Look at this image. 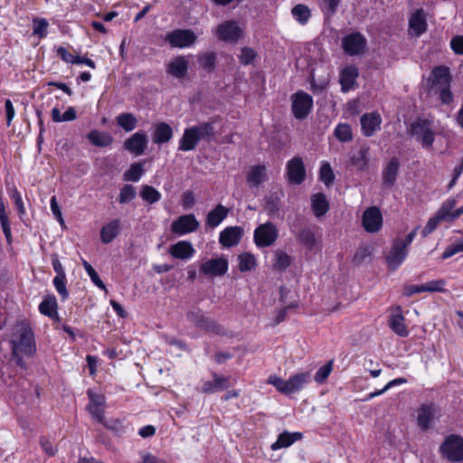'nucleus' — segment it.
I'll use <instances>...</instances> for the list:
<instances>
[{
	"label": "nucleus",
	"instance_id": "nucleus-21",
	"mask_svg": "<svg viewBox=\"0 0 463 463\" xmlns=\"http://www.w3.org/2000/svg\"><path fill=\"white\" fill-rule=\"evenodd\" d=\"M242 234L243 230L239 226L227 227L220 232L219 241L222 246L231 248L239 244Z\"/></svg>",
	"mask_w": 463,
	"mask_h": 463
},
{
	"label": "nucleus",
	"instance_id": "nucleus-37",
	"mask_svg": "<svg viewBox=\"0 0 463 463\" xmlns=\"http://www.w3.org/2000/svg\"><path fill=\"white\" fill-rule=\"evenodd\" d=\"M195 130L199 140L210 141L215 136L214 121L202 122L192 127Z\"/></svg>",
	"mask_w": 463,
	"mask_h": 463
},
{
	"label": "nucleus",
	"instance_id": "nucleus-43",
	"mask_svg": "<svg viewBox=\"0 0 463 463\" xmlns=\"http://www.w3.org/2000/svg\"><path fill=\"white\" fill-rule=\"evenodd\" d=\"M291 264V257L285 251L278 250L274 252L273 267L278 270H285Z\"/></svg>",
	"mask_w": 463,
	"mask_h": 463
},
{
	"label": "nucleus",
	"instance_id": "nucleus-35",
	"mask_svg": "<svg viewBox=\"0 0 463 463\" xmlns=\"http://www.w3.org/2000/svg\"><path fill=\"white\" fill-rule=\"evenodd\" d=\"M58 305L54 296H47L39 305V311L41 314L47 316L51 318H55L58 316Z\"/></svg>",
	"mask_w": 463,
	"mask_h": 463
},
{
	"label": "nucleus",
	"instance_id": "nucleus-42",
	"mask_svg": "<svg viewBox=\"0 0 463 463\" xmlns=\"http://www.w3.org/2000/svg\"><path fill=\"white\" fill-rule=\"evenodd\" d=\"M117 123L126 132H130L137 128V119L132 113H121L117 117Z\"/></svg>",
	"mask_w": 463,
	"mask_h": 463
},
{
	"label": "nucleus",
	"instance_id": "nucleus-17",
	"mask_svg": "<svg viewBox=\"0 0 463 463\" xmlns=\"http://www.w3.org/2000/svg\"><path fill=\"white\" fill-rule=\"evenodd\" d=\"M298 241L309 250L321 249V235L312 227H303L298 233Z\"/></svg>",
	"mask_w": 463,
	"mask_h": 463
},
{
	"label": "nucleus",
	"instance_id": "nucleus-41",
	"mask_svg": "<svg viewBox=\"0 0 463 463\" xmlns=\"http://www.w3.org/2000/svg\"><path fill=\"white\" fill-rule=\"evenodd\" d=\"M265 210L270 216L278 214L280 210V194L274 192L265 197Z\"/></svg>",
	"mask_w": 463,
	"mask_h": 463
},
{
	"label": "nucleus",
	"instance_id": "nucleus-55",
	"mask_svg": "<svg viewBox=\"0 0 463 463\" xmlns=\"http://www.w3.org/2000/svg\"><path fill=\"white\" fill-rule=\"evenodd\" d=\"M424 292H445L446 281L444 279H436L422 284Z\"/></svg>",
	"mask_w": 463,
	"mask_h": 463
},
{
	"label": "nucleus",
	"instance_id": "nucleus-36",
	"mask_svg": "<svg viewBox=\"0 0 463 463\" xmlns=\"http://www.w3.org/2000/svg\"><path fill=\"white\" fill-rule=\"evenodd\" d=\"M457 205V200L455 198H448L445 200L436 214L440 218L443 222H453V212L454 208Z\"/></svg>",
	"mask_w": 463,
	"mask_h": 463
},
{
	"label": "nucleus",
	"instance_id": "nucleus-15",
	"mask_svg": "<svg viewBox=\"0 0 463 463\" xmlns=\"http://www.w3.org/2000/svg\"><path fill=\"white\" fill-rule=\"evenodd\" d=\"M148 138L144 131H137L125 140L124 148L135 156H141L147 147Z\"/></svg>",
	"mask_w": 463,
	"mask_h": 463
},
{
	"label": "nucleus",
	"instance_id": "nucleus-11",
	"mask_svg": "<svg viewBox=\"0 0 463 463\" xmlns=\"http://www.w3.org/2000/svg\"><path fill=\"white\" fill-rule=\"evenodd\" d=\"M367 45L365 37L360 33H352L342 39V47L349 56H356L364 53Z\"/></svg>",
	"mask_w": 463,
	"mask_h": 463
},
{
	"label": "nucleus",
	"instance_id": "nucleus-40",
	"mask_svg": "<svg viewBox=\"0 0 463 463\" xmlns=\"http://www.w3.org/2000/svg\"><path fill=\"white\" fill-rule=\"evenodd\" d=\"M0 223L7 242H12V232L8 214L5 211V202L0 192Z\"/></svg>",
	"mask_w": 463,
	"mask_h": 463
},
{
	"label": "nucleus",
	"instance_id": "nucleus-5",
	"mask_svg": "<svg viewBox=\"0 0 463 463\" xmlns=\"http://www.w3.org/2000/svg\"><path fill=\"white\" fill-rule=\"evenodd\" d=\"M279 238V230L271 222L260 224L253 233V241L258 248H267L273 245Z\"/></svg>",
	"mask_w": 463,
	"mask_h": 463
},
{
	"label": "nucleus",
	"instance_id": "nucleus-7",
	"mask_svg": "<svg viewBox=\"0 0 463 463\" xmlns=\"http://www.w3.org/2000/svg\"><path fill=\"white\" fill-rule=\"evenodd\" d=\"M313 108V98L303 90L297 91L291 96L293 116L299 120L306 118Z\"/></svg>",
	"mask_w": 463,
	"mask_h": 463
},
{
	"label": "nucleus",
	"instance_id": "nucleus-29",
	"mask_svg": "<svg viewBox=\"0 0 463 463\" xmlns=\"http://www.w3.org/2000/svg\"><path fill=\"white\" fill-rule=\"evenodd\" d=\"M302 438V433L294 432L290 433L288 431H284L279 435L278 439L271 444L270 449L272 450H279L281 449L288 448L297 440H299Z\"/></svg>",
	"mask_w": 463,
	"mask_h": 463
},
{
	"label": "nucleus",
	"instance_id": "nucleus-27",
	"mask_svg": "<svg viewBox=\"0 0 463 463\" xmlns=\"http://www.w3.org/2000/svg\"><path fill=\"white\" fill-rule=\"evenodd\" d=\"M173 137V129L165 122L158 123L155 126L152 139L155 144L161 145L167 143Z\"/></svg>",
	"mask_w": 463,
	"mask_h": 463
},
{
	"label": "nucleus",
	"instance_id": "nucleus-25",
	"mask_svg": "<svg viewBox=\"0 0 463 463\" xmlns=\"http://www.w3.org/2000/svg\"><path fill=\"white\" fill-rule=\"evenodd\" d=\"M229 208L222 204L216 205L206 216V226L214 229L219 226L229 214Z\"/></svg>",
	"mask_w": 463,
	"mask_h": 463
},
{
	"label": "nucleus",
	"instance_id": "nucleus-52",
	"mask_svg": "<svg viewBox=\"0 0 463 463\" xmlns=\"http://www.w3.org/2000/svg\"><path fill=\"white\" fill-rule=\"evenodd\" d=\"M137 194L136 188L131 184H125L119 193L118 202L120 203H128L131 202Z\"/></svg>",
	"mask_w": 463,
	"mask_h": 463
},
{
	"label": "nucleus",
	"instance_id": "nucleus-31",
	"mask_svg": "<svg viewBox=\"0 0 463 463\" xmlns=\"http://www.w3.org/2000/svg\"><path fill=\"white\" fill-rule=\"evenodd\" d=\"M410 29L420 35L427 30V22L422 9L415 11L409 21Z\"/></svg>",
	"mask_w": 463,
	"mask_h": 463
},
{
	"label": "nucleus",
	"instance_id": "nucleus-50",
	"mask_svg": "<svg viewBox=\"0 0 463 463\" xmlns=\"http://www.w3.org/2000/svg\"><path fill=\"white\" fill-rule=\"evenodd\" d=\"M291 14L302 24H306L310 17V10L304 5H298L293 7Z\"/></svg>",
	"mask_w": 463,
	"mask_h": 463
},
{
	"label": "nucleus",
	"instance_id": "nucleus-47",
	"mask_svg": "<svg viewBox=\"0 0 463 463\" xmlns=\"http://www.w3.org/2000/svg\"><path fill=\"white\" fill-rule=\"evenodd\" d=\"M335 137L341 142H349L353 139V133L349 124L340 123L334 130Z\"/></svg>",
	"mask_w": 463,
	"mask_h": 463
},
{
	"label": "nucleus",
	"instance_id": "nucleus-33",
	"mask_svg": "<svg viewBox=\"0 0 463 463\" xmlns=\"http://www.w3.org/2000/svg\"><path fill=\"white\" fill-rule=\"evenodd\" d=\"M267 179V171L265 165H258L252 166L248 175L247 182L250 186H259Z\"/></svg>",
	"mask_w": 463,
	"mask_h": 463
},
{
	"label": "nucleus",
	"instance_id": "nucleus-34",
	"mask_svg": "<svg viewBox=\"0 0 463 463\" xmlns=\"http://www.w3.org/2000/svg\"><path fill=\"white\" fill-rule=\"evenodd\" d=\"M399 170V161L396 158H392L385 166L383 173V184L386 187H391L394 184Z\"/></svg>",
	"mask_w": 463,
	"mask_h": 463
},
{
	"label": "nucleus",
	"instance_id": "nucleus-1",
	"mask_svg": "<svg viewBox=\"0 0 463 463\" xmlns=\"http://www.w3.org/2000/svg\"><path fill=\"white\" fill-rule=\"evenodd\" d=\"M12 344L14 352H20L26 355H32L36 352L34 334L27 322L21 321L15 325Z\"/></svg>",
	"mask_w": 463,
	"mask_h": 463
},
{
	"label": "nucleus",
	"instance_id": "nucleus-24",
	"mask_svg": "<svg viewBox=\"0 0 463 463\" xmlns=\"http://www.w3.org/2000/svg\"><path fill=\"white\" fill-rule=\"evenodd\" d=\"M213 381H207L203 383L202 392L214 393L230 387V378L213 373Z\"/></svg>",
	"mask_w": 463,
	"mask_h": 463
},
{
	"label": "nucleus",
	"instance_id": "nucleus-51",
	"mask_svg": "<svg viewBox=\"0 0 463 463\" xmlns=\"http://www.w3.org/2000/svg\"><path fill=\"white\" fill-rule=\"evenodd\" d=\"M82 265L93 284H95L98 288L106 290L105 284L100 279L99 276L98 275L97 271L93 269V267L85 260H82Z\"/></svg>",
	"mask_w": 463,
	"mask_h": 463
},
{
	"label": "nucleus",
	"instance_id": "nucleus-4",
	"mask_svg": "<svg viewBox=\"0 0 463 463\" xmlns=\"http://www.w3.org/2000/svg\"><path fill=\"white\" fill-rule=\"evenodd\" d=\"M410 132L422 147L426 149L432 147L436 132L433 120L419 118L411 124Z\"/></svg>",
	"mask_w": 463,
	"mask_h": 463
},
{
	"label": "nucleus",
	"instance_id": "nucleus-2",
	"mask_svg": "<svg viewBox=\"0 0 463 463\" xmlns=\"http://www.w3.org/2000/svg\"><path fill=\"white\" fill-rule=\"evenodd\" d=\"M310 378L309 372L296 373L288 380H284L277 375H270L268 383L276 387L281 393L290 395L302 390L305 384L310 381Z\"/></svg>",
	"mask_w": 463,
	"mask_h": 463
},
{
	"label": "nucleus",
	"instance_id": "nucleus-16",
	"mask_svg": "<svg viewBox=\"0 0 463 463\" xmlns=\"http://www.w3.org/2000/svg\"><path fill=\"white\" fill-rule=\"evenodd\" d=\"M362 223L366 232H378L383 225V216L379 208L373 206L366 209L363 214Z\"/></svg>",
	"mask_w": 463,
	"mask_h": 463
},
{
	"label": "nucleus",
	"instance_id": "nucleus-48",
	"mask_svg": "<svg viewBox=\"0 0 463 463\" xmlns=\"http://www.w3.org/2000/svg\"><path fill=\"white\" fill-rule=\"evenodd\" d=\"M198 62L207 71H213L216 65V54L213 52H207L198 56Z\"/></svg>",
	"mask_w": 463,
	"mask_h": 463
},
{
	"label": "nucleus",
	"instance_id": "nucleus-38",
	"mask_svg": "<svg viewBox=\"0 0 463 463\" xmlns=\"http://www.w3.org/2000/svg\"><path fill=\"white\" fill-rule=\"evenodd\" d=\"M87 137L92 145L99 147L108 146L113 141L112 137L109 133L101 132L96 129L91 130L87 135Z\"/></svg>",
	"mask_w": 463,
	"mask_h": 463
},
{
	"label": "nucleus",
	"instance_id": "nucleus-10",
	"mask_svg": "<svg viewBox=\"0 0 463 463\" xmlns=\"http://www.w3.org/2000/svg\"><path fill=\"white\" fill-rule=\"evenodd\" d=\"M197 40L196 34L190 29H175L165 36V41L176 48H187Z\"/></svg>",
	"mask_w": 463,
	"mask_h": 463
},
{
	"label": "nucleus",
	"instance_id": "nucleus-61",
	"mask_svg": "<svg viewBox=\"0 0 463 463\" xmlns=\"http://www.w3.org/2000/svg\"><path fill=\"white\" fill-rule=\"evenodd\" d=\"M256 57V52L253 49L244 47L241 50V54L239 55L240 62L243 65H249L253 62Z\"/></svg>",
	"mask_w": 463,
	"mask_h": 463
},
{
	"label": "nucleus",
	"instance_id": "nucleus-45",
	"mask_svg": "<svg viewBox=\"0 0 463 463\" xmlns=\"http://www.w3.org/2000/svg\"><path fill=\"white\" fill-rule=\"evenodd\" d=\"M140 197L148 203H155L161 199V194L153 186L145 184L140 191Z\"/></svg>",
	"mask_w": 463,
	"mask_h": 463
},
{
	"label": "nucleus",
	"instance_id": "nucleus-19",
	"mask_svg": "<svg viewBox=\"0 0 463 463\" xmlns=\"http://www.w3.org/2000/svg\"><path fill=\"white\" fill-rule=\"evenodd\" d=\"M287 175L288 182L300 184L306 178V169L300 157H293L287 163Z\"/></svg>",
	"mask_w": 463,
	"mask_h": 463
},
{
	"label": "nucleus",
	"instance_id": "nucleus-57",
	"mask_svg": "<svg viewBox=\"0 0 463 463\" xmlns=\"http://www.w3.org/2000/svg\"><path fill=\"white\" fill-rule=\"evenodd\" d=\"M66 277L60 278V277H54L53 279V286L59 295L61 296L62 300H66L69 297V292L66 288Z\"/></svg>",
	"mask_w": 463,
	"mask_h": 463
},
{
	"label": "nucleus",
	"instance_id": "nucleus-14",
	"mask_svg": "<svg viewBox=\"0 0 463 463\" xmlns=\"http://www.w3.org/2000/svg\"><path fill=\"white\" fill-rule=\"evenodd\" d=\"M199 227V222L194 214H185L178 217L171 224L172 232L184 235L195 232Z\"/></svg>",
	"mask_w": 463,
	"mask_h": 463
},
{
	"label": "nucleus",
	"instance_id": "nucleus-39",
	"mask_svg": "<svg viewBox=\"0 0 463 463\" xmlns=\"http://www.w3.org/2000/svg\"><path fill=\"white\" fill-rule=\"evenodd\" d=\"M311 205L314 214L317 217L325 215L329 208L328 202L323 194L313 195L311 198Z\"/></svg>",
	"mask_w": 463,
	"mask_h": 463
},
{
	"label": "nucleus",
	"instance_id": "nucleus-60",
	"mask_svg": "<svg viewBox=\"0 0 463 463\" xmlns=\"http://www.w3.org/2000/svg\"><path fill=\"white\" fill-rule=\"evenodd\" d=\"M48 22L45 19H34L33 20V34L38 35L40 38H43L47 34Z\"/></svg>",
	"mask_w": 463,
	"mask_h": 463
},
{
	"label": "nucleus",
	"instance_id": "nucleus-58",
	"mask_svg": "<svg viewBox=\"0 0 463 463\" xmlns=\"http://www.w3.org/2000/svg\"><path fill=\"white\" fill-rule=\"evenodd\" d=\"M10 197L14 200L19 217L22 218L25 215V207L22 196L15 187L10 192Z\"/></svg>",
	"mask_w": 463,
	"mask_h": 463
},
{
	"label": "nucleus",
	"instance_id": "nucleus-6",
	"mask_svg": "<svg viewBox=\"0 0 463 463\" xmlns=\"http://www.w3.org/2000/svg\"><path fill=\"white\" fill-rule=\"evenodd\" d=\"M88 396L90 399V402L87 406V410L96 420L102 423L109 429H116L117 425H120V421L118 420H113L112 424H109L105 421L103 411L105 400L102 395L95 393L92 391L89 390Z\"/></svg>",
	"mask_w": 463,
	"mask_h": 463
},
{
	"label": "nucleus",
	"instance_id": "nucleus-59",
	"mask_svg": "<svg viewBox=\"0 0 463 463\" xmlns=\"http://www.w3.org/2000/svg\"><path fill=\"white\" fill-rule=\"evenodd\" d=\"M463 252V241H458L457 242L449 245L442 253L441 259L447 260L457 253Z\"/></svg>",
	"mask_w": 463,
	"mask_h": 463
},
{
	"label": "nucleus",
	"instance_id": "nucleus-12",
	"mask_svg": "<svg viewBox=\"0 0 463 463\" xmlns=\"http://www.w3.org/2000/svg\"><path fill=\"white\" fill-rule=\"evenodd\" d=\"M243 29L235 21H225L215 29L216 37L223 42H237L242 35Z\"/></svg>",
	"mask_w": 463,
	"mask_h": 463
},
{
	"label": "nucleus",
	"instance_id": "nucleus-18",
	"mask_svg": "<svg viewBox=\"0 0 463 463\" xmlns=\"http://www.w3.org/2000/svg\"><path fill=\"white\" fill-rule=\"evenodd\" d=\"M388 324L390 328L399 336L406 337L409 335V330L405 324V317L402 314L401 306H396L392 309Z\"/></svg>",
	"mask_w": 463,
	"mask_h": 463
},
{
	"label": "nucleus",
	"instance_id": "nucleus-64",
	"mask_svg": "<svg viewBox=\"0 0 463 463\" xmlns=\"http://www.w3.org/2000/svg\"><path fill=\"white\" fill-rule=\"evenodd\" d=\"M139 463H167L165 459L156 457L149 452H140Z\"/></svg>",
	"mask_w": 463,
	"mask_h": 463
},
{
	"label": "nucleus",
	"instance_id": "nucleus-20",
	"mask_svg": "<svg viewBox=\"0 0 463 463\" xmlns=\"http://www.w3.org/2000/svg\"><path fill=\"white\" fill-rule=\"evenodd\" d=\"M362 133L364 137H372L381 129L382 117L378 112L364 114L360 118Z\"/></svg>",
	"mask_w": 463,
	"mask_h": 463
},
{
	"label": "nucleus",
	"instance_id": "nucleus-32",
	"mask_svg": "<svg viewBox=\"0 0 463 463\" xmlns=\"http://www.w3.org/2000/svg\"><path fill=\"white\" fill-rule=\"evenodd\" d=\"M120 222L116 219L104 225L100 231V240L103 243H110L119 233Z\"/></svg>",
	"mask_w": 463,
	"mask_h": 463
},
{
	"label": "nucleus",
	"instance_id": "nucleus-56",
	"mask_svg": "<svg viewBox=\"0 0 463 463\" xmlns=\"http://www.w3.org/2000/svg\"><path fill=\"white\" fill-rule=\"evenodd\" d=\"M199 328L215 334H222L223 332V329L220 325L216 324L215 321L206 317H204L203 319L201 321Z\"/></svg>",
	"mask_w": 463,
	"mask_h": 463
},
{
	"label": "nucleus",
	"instance_id": "nucleus-26",
	"mask_svg": "<svg viewBox=\"0 0 463 463\" xmlns=\"http://www.w3.org/2000/svg\"><path fill=\"white\" fill-rule=\"evenodd\" d=\"M358 74V69L354 66H347L342 70L340 73L342 91L347 92L354 86Z\"/></svg>",
	"mask_w": 463,
	"mask_h": 463
},
{
	"label": "nucleus",
	"instance_id": "nucleus-53",
	"mask_svg": "<svg viewBox=\"0 0 463 463\" xmlns=\"http://www.w3.org/2000/svg\"><path fill=\"white\" fill-rule=\"evenodd\" d=\"M366 154L364 149H360L352 156L351 164L358 170H364L367 165Z\"/></svg>",
	"mask_w": 463,
	"mask_h": 463
},
{
	"label": "nucleus",
	"instance_id": "nucleus-46",
	"mask_svg": "<svg viewBox=\"0 0 463 463\" xmlns=\"http://www.w3.org/2000/svg\"><path fill=\"white\" fill-rule=\"evenodd\" d=\"M239 269L241 271H250L255 269L257 265L256 258L253 254L244 252L239 256Z\"/></svg>",
	"mask_w": 463,
	"mask_h": 463
},
{
	"label": "nucleus",
	"instance_id": "nucleus-54",
	"mask_svg": "<svg viewBox=\"0 0 463 463\" xmlns=\"http://www.w3.org/2000/svg\"><path fill=\"white\" fill-rule=\"evenodd\" d=\"M333 370V360H330L326 364L321 366L315 375V381L317 383H323L327 377L330 375L331 372Z\"/></svg>",
	"mask_w": 463,
	"mask_h": 463
},
{
	"label": "nucleus",
	"instance_id": "nucleus-63",
	"mask_svg": "<svg viewBox=\"0 0 463 463\" xmlns=\"http://www.w3.org/2000/svg\"><path fill=\"white\" fill-rule=\"evenodd\" d=\"M440 222L443 221L440 218H439V216L436 213L434 216L430 218L421 232L422 237H427L429 234L434 232Z\"/></svg>",
	"mask_w": 463,
	"mask_h": 463
},
{
	"label": "nucleus",
	"instance_id": "nucleus-49",
	"mask_svg": "<svg viewBox=\"0 0 463 463\" xmlns=\"http://www.w3.org/2000/svg\"><path fill=\"white\" fill-rule=\"evenodd\" d=\"M319 178L326 186H330L335 179V174L328 162H324L320 167Z\"/></svg>",
	"mask_w": 463,
	"mask_h": 463
},
{
	"label": "nucleus",
	"instance_id": "nucleus-13",
	"mask_svg": "<svg viewBox=\"0 0 463 463\" xmlns=\"http://www.w3.org/2000/svg\"><path fill=\"white\" fill-rule=\"evenodd\" d=\"M228 267L229 263L227 258L222 256L203 262L200 267V271L206 276L220 277L227 272Z\"/></svg>",
	"mask_w": 463,
	"mask_h": 463
},
{
	"label": "nucleus",
	"instance_id": "nucleus-22",
	"mask_svg": "<svg viewBox=\"0 0 463 463\" xmlns=\"http://www.w3.org/2000/svg\"><path fill=\"white\" fill-rule=\"evenodd\" d=\"M168 252L175 259L189 260L195 254V250L190 241H180L171 245Z\"/></svg>",
	"mask_w": 463,
	"mask_h": 463
},
{
	"label": "nucleus",
	"instance_id": "nucleus-8",
	"mask_svg": "<svg viewBox=\"0 0 463 463\" xmlns=\"http://www.w3.org/2000/svg\"><path fill=\"white\" fill-rule=\"evenodd\" d=\"M442 456L451 462L463 460V439L457 435H450L440 446Z\"/></svg>",
	"mask_w": 463,
	"mask_h": 463
},
{
	"label": "nucleus",
	"instance_id": "nucleus-9",
	"mask_svg": "<svg viewBox=\"0 0 463 463\" xmlns=\"http://www.w3.org/2000/svg\"><path fill=\"white\" fill-rule=\"evenodd\" d=\"M440 417V410L436 404L423 403L417 410V423L422 430L430 429Z\"/></svg>",
	"mask_w": 463,
	"mask_h": 463
},
{
	"label": "nucleus",
	"instance_id": "nucleus-23",
	"mask_svg": "<svg viewBox=\"0 0 463 463\" xmlns=\"http://www.w3.org/2000/svg\"><path fill=\"white\" fill-rule=\"evenodd\" d=\"M407 255V249L402 244L395 241L386 257L388 266L392 269H396L403 262Z\"/></svg>",
	"mask_w": 463,
	"mask_h": 463
},
{
	"label": "nucleus",
	"instance_id": "nucleus-62",
	"mask_svg": "<svg viewBox=\"0 0 463 463\" xmlns=\"http://www.w3.org/2000/svg\"><path fill=\"white\" fill-rule=\"evenodd\" d=\"M50 207H51V211H52L54 218L58 221V222L61 224V226H64L65 222H64L61 210L58 204V201H57V198L55 195L51 197Z\"/></svg>",
	"mask_w": 463,
	"mask_h": 463
},
{
	"label": "nucleus",
	"instance_id": "nucleus-28",
	"mask_svg": "<svg viewBox=\"0 0 463 463\" xmlns=\"http://www.w3.org/2000/svg\"><path fill=\"white\" fill-rule=\"evenodd\" d=\"M199 141L195 130L192 127L187 128L179 140L178 149L184 152L194 150Z\"/></svg>",
	"mask_w": 463,
	"mask_h": 463
},
{
	"label": "nucleus",
	"instance_id": "nucleus-3",
	"mask_svg": "<svg viewBox=\"0 0 463 463\" xmlns=\"http://www.w3.org/2000/svg\"><path fill=\"white\" fill-rule=\"evenodd\" d=\"M431 88L439 94L443 104H449L453 100L450 91L451 76L449 68L439 66L435 68L430 75Z\"/></svg>",
	"mask_w": 463,
	"mask_h": 463
},
{
	"label": "nucleus",
	"instance_id": "nucleus-30",
	"mask_svg": "<svg viewBox=\"0 0 463 463\" xmlns=\"http://www.w3.org/2000/svg\"><path fill=\"white\" fill-rule=\"evenodd\" d=\"M188 71V61L184 56H178L172 61L167 67V72L173 77L181 79L184 77Z\"/></svg>",
	"mask_w": 463,
	"mask_h": 463
},
{
	"label": "nucleus",
	"instance_id": "nucleus-44",
	"mask_svg": "<svg viewBox=\"0 0 463 463\" xmlns=\"http://www.w3.org/2000/svg\"><path fill=\"white\" fill-rule=\"evenodd\" d=\"M144 168L142 163H134L124 173L123 178L125 181L137 182L143 175Z\"/></svg>",
	"mask_w": 463,
	"mask_h": 463
}]
</instances>
